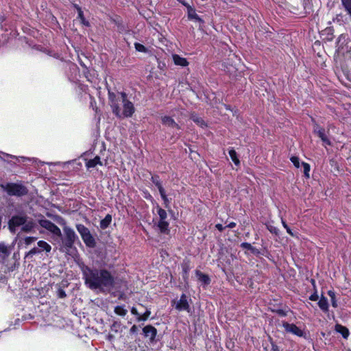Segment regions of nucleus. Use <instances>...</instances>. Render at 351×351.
Listing matches in <instances>:
<instances>
[{"instance_id": "1", "label": "nucleus", "mask_w": 351, "mask_h": 351, "mask_svg": "<svg viewBox=\"0 0 351 351\" xmlns=\"http://www.w3.org/2000/svg\"><path fill=\"white\" fill-rule=\"evenodd\" d=\"M85 285L93 291L109 293L115 285L112 274L105 268L90 267L84 264L80 265Z\"/></svg>"}, {"instance_id": "2", "label": "nucleus", "mask_w": 351, "mask_h": 351, "mask_svg": "<svg viewBox=\"0 0 351 351\" xmlns=\"http://www.w3.org/2000/svg\"><path fill=\"white\" fill-rule=\"evenodd\" d=\"M36 227V221L29 217L24 210H16L15 214L8 221V229L12 234L16 233L19 228L21 232L32 233L35 231Z\"/></svg>"}, {"instance_id": "3", "label": "nucleus", "mask_w": 351, "mask_h": 351, "mask_svg": "<svg viewBox=\"0 0 351 351\" xmlns=\"http://www.w3.org/2000/svg\"><path fill=\"white\" fill-rule=\"evenodd\" d=\"M64 234H62V246L61 250L69 254L71 250L74 247L75 242L78 240V237L75 231L69 226L63 228Z\"/></svg>"}, {"instance_id": "4", "label": "nucleus", "mask_w": 351, "mask_h": 351, "mask_svg": "<svg viewBox=\"0 0 351 351\" xmlns=\"http://www.w3.org/2000/svg\"><path fill=\"white\" fill-rule=\"evenodd\" d=\"M0 187L10 196L23 197L29 192L27 188L21 182L1 184Z\"/></svg>"}, {"instance_id": "5", "label": "nucleus", "mask_w": 351, "mask_h": 351, "mask_svg": "<svg viewBox=\"0 0 351 351\" xmlns=\"http://www.w3.org/2000/svg\"><path fill=\"white\" fill-rule=\"evenodd\" d=\"M76 229L80 233L82 239L83 240L86 247L90 248H94L96 247V240L88 228H86L83 224H77Z\"/></svg>"}, {"instance_id": "6", "label": "nucleus", "mask_w": 351, "mask_h": 351, "mask_svg": "<svg viewBox=\"0 0 351 351\" xmlns=\"http://www.w3.org/2000/svg\"><path fill=\"white\" fill-rule=\"evenodd\" d=\"M121 96L123 104V111L120 109L119 115H116L119 118L131 117L134 113L135 108L133 104L128 99L127 94L124 92L119 93Z\"/></svg>"}, {"instance_id": "7", "label": "nucleus", "mask_w": 351, "mask_h": 351, "mask_svg": "<svg viewBox=\"0 0 351 351\" xmlns=\"http://www.w3.org/2000/svg\"><path fill=\"white\" fill-rule=\"evenodd\" d=\"M173 304H175V308L179 311H186L190 312L191 308L187 300V296L182 293L179 300H173L172 301Z\"/></svg>"}, {"instance_id": "8", "label": "nucleus", "mask_w": 351, "mask_h": 351, "mask_svg": "<svg viewBox=\"0 0 351 351\" xmlns=\"http://www.w3.org/2000/svg\"><path fill=\"white\" fill-rule=\"evenodd\" d=\"M108 99L112 112L115 115H119V101H121V99L117 98L116 94L110 91H108Z\"/></svg>"}, {"instance_id": "9", "label": "nucleus", "mask_w": 351, "mask_h": 351, "mask_svg": "<svg viewBox=\"0 0 351 351\" xmlns=\"http://www.w3.org/2000/svg\"><path fill=\"white\" fill-rule=\"evenodd\" d=\"M282 326L288 333L295 335L300 337H304V331L294 324H289L287 322H283Z\"/></svg>"}, {"instance_id": "10", "label": "nucleus", "mask_w": 351, "mask_h": 351, "mask_svg": "<svg viewBox=\"0 0 351 351\" xmlns=\"http://www.w3.org/2000/svg\"><path fill=\"white\" fill-rule=\"evenodd\" d=\"M313 131L314 133L316 134L317 136L321 138L324 146L331 145V142L328 138L327 132H326L324 128L320 127L318 125H315Z\"/></svg>"}, {"instance_id": "11", "label": "nucleus", "mask_w": 351, "mask_h": 351, "mask_svg": "<svg viewBox=\"0 0 351 351\" xmlns=\"http://www.w3.org/2000/svg\"><path fill=\"white\" fill-rule=\"evenodd\" d=\"M161 122L163 125L172 129H180V126L175 121V120L169 116H162Z\"/></svg>"}, {"instance_id": "12", "label": "nucleus", "mask_w": 351, "mask_h": 351, "mask_svg": "<svg viewBox=\"0 0 351 351\" xmlns=\"http://www.w3.org/2000/svg\"><path fill=\"white\" fill-rule=\"evenodd\" d=\"M145 337H149L150 341L153 342L157 334V330L152 325H147L143 329Z\"/></svg>"}, {"instance_id": "13", "label": "nucleus", "mask_w": 351, "mask_h": 351, "mask_svg": "<svg viewBox=\"0 0 351 351\" xmlns=\"http://www.w3.org/2000/svg\"><path fill=\"white\" fill-rule=\"evenodd\" d=\"M37 240V237H26L23 239L19 240L18 242V247H27V246L30 245L32 243L36 241Z\"/></svg>"}, {"instance_id": "14", "label": "nucleus", "mask_w": 351, "mask_h": 351, "mask_svg": "<svg viewBox=\"0 0 351 351\" xmlns=\"http://www.w3.org/2000/svg\"><path fill=\"white\" fill-rule=\"evenodd\" d=\"M173 61L176 65L181 66H186L189 65V62L184 58L180 56L178 54H173L172 56Z\"/></svg>"}, {"instance_id": "15", "label": "nucleus", "mask_w": 351, "mask_h": 351, "mask_svg": "<svg viewBox=\"0 0 351 351\" xmlns=\"http://www.w3.org/2000/svg\"><path fill=\"white\" fill-rule=\"evenodd\" d=\"M187 9H188V17L189 19H195L199 22H203V21L199 18V16L196 14L195 10L191 8L189 4L182 3Z\"/></svg>"}, {"instance_id": "16", "label": "nucleus", "mask_w": 351, "mask_h": 351, "mask_svg": "<svg viewBox=\"0 0 351 351\" xmlns=\"http://www.w3.org/2000/svg\"><path fill=\"white\" fill-rule=\"evenodd\" d=\"M317 304L323 312L327 313L328 311L329 304L328 299L323 295L321 296Z\"/></svg>"}, {"instance_id": "17", "label": "nucleus", "mask_w": 351, "mask_h": 351, "mask_svg": "<svg viewBox=\"0 0 351 351\" xmlns=\"http://www.w3.org/2000/svg\"><path fill=\"white\" fill-rule=\"evenodd\" d=\"M335 330L341 334L342 337L344 339H347L350 335L349 330L346 327L341 324H337L335 325Z\"/></svg>"}, {"instance_id": "18", "label": "nucleus", "mask_w": 351, "mask_h": 351, "mask_svg": "<svg viewBox=\"0 0 351 351\" xmlns=\"http://www.w3.org/2000/svg\"><path fill=\"white\" fill-rule=\"evenodd\" d=\"M97 165H99L101 166L103 165L102 162L101 161L100 157L98 156H95L93 159H90V160H88L86 162V167L88 169L93 168Z\"/></svg>"}, {"instance_id": "19", "label": "nucleus", "mask_w": 351, "mask_h": 351, "mask_svg": "<svg viewBox=\"0 0 351 351\" xmlns=\"http://www.w3.org/2000/svg\"><path fill=\"white\" fill-rule=\"evenodd\" d=\"M169 223L166 220H159L157 224L161 233H168Z\"/></svg>"}, {"instance_id": "20", "label": "nucleus", "mask_w": 351, "mask_h": 351, "mask_svg": "<svg viewBox=\"0 0 351 351\" xmlns=\"http://www.w3.org/2000/svg\"><path fill=\"white\" fill-rule=\"evenodd\" d=\"M195 273H196V276H197L198 280L199 281H201L202 283H204L205 285L210 284V278L208 277V275L202 273L199 270H197Z\"/></svg>"}, {"instance_id": "21", "label": "nucleus", "mask_w": 351, "mask_h": 351, "mask_svg": "<svg viewBox=\"0 0 351 351\" xmlns=\"http://www.w3.org/2000/svg\"><path fill=\"white\" fill-rule=\"evenodd\" d=\"M112 221V215L108 214L106 217L100 221V228L103 230L106 229Z\"/></svg>"}, {"instance_id": "22", "label": "nucleus", "mask_w": 351, "mask_h": 351, "mask_svg": "<svg viewBox=\"0 0 351 351\" xmlns=\"http://www.w3.org/2000/svg\"><path fill=\"white\" fill-rule=\"evenodd\" d=\"M41 252V249H40L38 247H34L25 254V258L30 259L34 256V255L40 254Z\"/></svg>"}, {"instance_id": "23", "label": "nucleus", "mask_w": 351, "mask_h": 351, "mask_svg": "<svg viewBox=\"0 0 351 351\" xmlns=\"http://www.w3.org/2000/svg\"><path fill=\"white\" fill-rule=\"evenodd\" d=\"M39 224L41 227L49 231L55 223L48 219H40L39 220Z\"/></svg>"}, {"instance_id": "24", "label": "nucleus", "mask_w": 351, "mask_h": 351, "mask_svg": "<svg viewBox=\"0 0 351 351\" xmlns=\"http://www.w3.org/2000/svg\"><path fill=\"white\" fill-rule=\"evenodd\" d=\"M37 245H38V247L42 250V252L45 251L46 252L48 253V252H50V251L51 250V245L45 241H39L37 243Z\"/></svg>"}, {"instance_id": "25", "label": "nucleus", "mask_w": 351, "mask_h": 351, "mask_svg": "<svg viewBox=\"0 0 351 351\" xmlns=\"http://www.w3.org/2000/svg\"><path fill=\"white\" fill-rule=\"evenodd\" d=\"M151 180L152 182L155 184V186L158 188L159 193H161L165 191L164 188L162 187V183L159 179V176H152Z\"/></svg>"}, {"instance_id": "26", "label": "nucleus", "mask_w": 351, "mask_h": 351, "mask_svg": "<svg viewBox=\"0 0 351 351\" xmlns=\"http://www.w3.org/2000/svg\"><path fill=\"white\" fill-rule=\"evenodd\" d=\"M110 330L114 333H118L122 330V325L120 322L114 321L110 326Z\"/></svg>"}, {"instance_id": "27", "label": "nucleus", "mask_w": 351, "mask_h": 351, "mask_svg": "<svg viewBox=\"0 0 351 351\" xmlns=\"http://www.w3.org/2000/svg\"><path fill=\"white\" fill-rule=\"evenodd\" d=\"M229 155L235 165L238 166L240 165V160H239L237 152L234 149L232 148L229 150Z\"/></svg>"}, {"instance_id": "28", "label": "nucleus", "mask_w": 351, "mask_h": 351, "mask_svg": "<svg viewBox=\"0 0 351 351\" xmlns=\"http://www.w3.org/2000/svg\"><path fill=\"white\" fill-rule=\"evenodd\" d=\"M328 295L330 298L332 306L334 308H337L338 306V304H337V300L336 299L335 292L333 290H329L328 291Z\"/></svg>"}, {"instance_id": "29", "label": "nucleus", "mask_w": 351, "mask_h": 351, "mask_svg": "<svg viewBox=\"0 0 351 351\" xmlns=\"http://www.w3.org/2000/svg\"><path fill=\"white\" fill-rule=\"evenodd\" d=\"M341 2L345 10L351 16V0H341Z\"/></svg>"}, {"instance_id": "30", "label": "nucleus", "mask_w": 351, "mask_h": 351, "mask_svg": "<svg viewBox=\"0 0 351 351\" xmlns=\"http://www.w3.org/2000/svg\"><path fill=\"white\" fill-rule=\"evenodd\" d=\"M182 272H183V278L186 281L188 278V274L190 270V265L188 263H184L182 265Z\"/></svg>"}, {"instance_id": "31", "label": "nucleus", "mask_w": 351, "mask_h": 351, "mask_svg": "<svg viewBox=\"0 0 351 351\" xmlns=\"http://www.w3.org/2000/svg\"><path fill=\"white\" fill-rule=\"evenodd\" d=\"M114 313L120 316H125L128 311L123 306H117L114 310Z\"/></svg>"}, {"instance_id": "32", "label": "nucleus", "mask_w": 351, "mask_h": 351, "mask_svg": "<svg viewBox=\"0 0 351 351\" xmlns=\"http://www.w3.org/2000/svg\"><path fill=\"white\" fill-rule=\"evenodd\" d=\"M157 213L159 216V220H166L167 218V214L165 210L162 209L160 206H158Z\"/></svg>"}, {"instance_id": "33", "label": "nucleus", "mask_w": 351, "mask_h": 351, "mask_svg": "<svg viewBox=\"0 0 351 351\" xmlns=\"http://www.w3.org/2000/svg\"><path fill=\"white\" fill-rule=\"evenodd\" d=\"M160 195L161 196V198L162 199L163 202H164V206L165 208H169V204H170V199H169V198L167 197L166 193H165V191L160 193Z\"/></svg>"}, {"instance_id": "34", "label": "nucleus", "mask_w": 351, "mask_h": 351, "mask_svg": "<svg viewBox=\"0 0 351 351\" xmlns=\"http://www.w3.org/2000/svg\"><path fill=\"white\" fill-rule=\"evenodd\" d=\"M150 315H151L150 310L147 308L145 312L143 313V315L138 316V317H136V319L138 322L145 321L149 318Z\"/></svg>"}, {"instance_id": "35", "label": "nucleus", "mask_w": 351, "mask_h": 351, "mask_svg": "<svg viewBox=\"0 0 351 351\" xmlns=\"http://www.w3.org/2000/svg\"><path fill=\"white\" fill-rule=\"evenodd\" d=\"M0 253L7 256L10 253L8 246L4 243H0Z\"/></svg>"}, {"instance_id": "36", "label": "nucleus", "mask_w": 351, "mask_h": 351, "mask_svg": "<svg viewBox=\"0 0 351 351\" xmlns=\"http://www.w3.org/2000/svg\"><path fill=\"white\" fill-rule=\"evenodd\" d=\"M49 232H51L52 234H53L54 235L58 236L59 237H62L61 230L56 224H54L53 226V228H51V229L49 230Z\"/></svg>"}, {"instance_id": "37", "label": "nucleus", "mask_w": 351, "mask_h": 351, "mask_svg": "<svg viewBox=\"0 0 351 351\" xmlns=\"http://www.w3.org/2000/svg\"><path fill=\"white\" fill-rule=\"evenodd\" d=\"M267 230L272 234H274L276 235H278L279 230L275 227L274 226L268 223L266 225Z\"/></svg>"}, {"instance_id": "38", "label": "nucleus", "mask_w": 351, "mask_h": 351, "mask_svg": "<svg viewBox=\"0 0 351 351\" xmlns=\"http://www.w3.org/2000/svg\"><path fill=\"white\" fill-rule=\"evenodd\" d=\"M134 47H135L136 50L138 51H140V52H146L147 51L146 47L141 43H136L134 44Z\"/></svg>"}, {"instance_id": "39", "label": "nucleus", "mask_w": 351, "mask_h": 351, "mask_svg": "<svg viewBox=\"0 0 351 351\" xmlns=\"http://www.w3.org/2000/svg\"><path fill=\"white\" fill-rule=\"evenodd\" d=\"M281 221H282V224L283 227L286 229L287 232L289 234H290L291 236L294 237L295 236L294 233L292 232L291 228L288 226L286 221L283 219H281Z\"/></svg>"}, {"instance_id": "40", "label": "nucleus", "mask_w": 351, "mask_h": 351, "mask_svg": "<svg viewBox=\"0 0 351 351\" xmlns=\"http://www.w3.org/2000/svg\"><path fill=\"white\" fill-rule=\"evenodd\" d=\"M302 166L304 167V173L306 178H309V172H310V165L308 163L302 162Z\"/></svg>"}, {"instance_id": "41", "label": "nucleus", "mask_w": 351, "mask_h": 351, "mask_svg": "<svg viewBox=\"0 0 351 351\" xmlns=\"http://www.w3.org/2000/svg\"><path fill=\"white\" fill-rule=\"evenodd\" d=\"M291 161L293 162L295 167L298 168L300 167L299 158L297 156H292L291 158Z\"/></svg>"}, {"instance_id": "42", "label": "nucleus", "mask_w": 351, "mask_h": 351, "mask_svg": "<svg viewBox=\"0 0 351 351\" xmlns=\"http://www.w3.org/2000/svg\"><path fill=\"white\" fill-rule=\"evenodd\" d=\"M314 291H315L314 293L312 295H311L309 297V300L311 301H317L319 298L317 292V289H315Z\"/></svg>"}, {"instance_id": "43", "label": "nucleus", "mask_w": 351, "mask_h": 351, "mask_svg": "<svg viewBox=\"0 0 351 351\" xmlns=\"http://www.w3.org/2000/svg\"><path fill=\"white\" fill-rule=\"evenodd\" d=\"M58 295L60 298H64L66 296V292L62 289H59Z\"/></svg>"}, {"instance_id": "44", "label": "nucleus", "mask_w": 351, "mask_h": 351, "mask_svg": "<svg viewBox=\"0 0 351 351\" xmlns=\"http://www.w3.org/2000/svg\"><path fill=\"white\" fill-rule=\"evenodd\" d=\"M193 121H194L195 122L197 123H198L199 125H201L202 127H203V126H205V125H206L204 121L202 119H201V118H198V117H197V118H195V119H193Z\"/></svg>"}, {"instance_id": "45", "label": "nucleus", "mask_w": 351, "mask_h": 351, "mask_svg": "<svg viewBox=\"0 0 351 351\" xmlns=\"http://www.w3.org/2000/svg\"><path fill=\"white\" fill-rule=\"evenodd\" d=\"M241 247L243 249H246V250H250V249L252 247V245L250 243H249L244 242V243H242L241 244Z\"/></svg>"}, {"instance_id": "46", "label": "nucleus", "mask_w": 351, "mask_h": 351, "mask_svg": "<svg viewBox=\"0 0 351 351\" xmlns=\"http://www.w3.org/2000/svg\"><path fill=\"white\" fill-rule=\"evenodd\" d=\"M276 313L280 316L285 317L287 315V312L283 309H278L276 311Z\"/></svg>"}, {"instance_id": "47", "label": "nucleus", "mask_w": 351, "mask_h": 351, "mask_svg": "<svg viewBox=\"0 0 351 351\" xmlns=\"http://www.w3.org/2000/svg\"><path fill=\"white\" fill-rule=\"evenodd\" d=\"M250 251L253 254H254V255H257V256H258V255H259V254H260V251H259L257 248H256V247H253V246L251 247V249H250Z\"/></svg>"}, {"instance_id": "48", "label": "nucleus", "mask_w": 351, "mask_h": 351, "mask_svg": "<svg viewBox=\"0 0 351 351\" xmlns=\"http://www.w3.org/2000/svg\"><path fill=\"white\" fill-rule=\"evenodd\" d=\"M131 313L134 315H136V317H138V316H141V315L138 313L137 309L135 307H132L131 308Z\"/></svg>"}, {"instance_id": "49", "label": "nucleus", "mask_w": 351, "mask_h": 351, "mask_svg": "<svg viewBox=\"0 0 351 351\" xmlns=\"http://www.w3.org/2000/svg\"><path fill=\"white\" fill-rule=\"evenodd\" d=\"M138 331V327L136 325H133L131 328L130 329V332L131 334H134L137 332Z\"/></svg>"}, {"instance_id": "50", "label": "nucleus", "mask_w": 351, "mask_h": 351, "mask_svg": "<svg viewBox=\"0 0 351 351\" xmlns=\"http://www.w3.org/2000/svg\"><path fill=\"white\" fill-rule=\"evenodd\" d=\"M215 228L220 232H222L226 227L223 226L221 223H217L215 225Z\"/></svg>"}, {"instance_id": "51", "label": "nucleus", "mask_w": 351, "mask_h": 351, "mask_svg": "<svg viewBox=\"0 0 351 351\" xmlns=\"http://www.w3.org/2000/svg\"><path fill=\"white\" fill-rule=\"evenodd\" d=\"M77 10H78V15H79V17L81 19V20H84V15H83V12L81 10V8H77Z\"/></svg>"}, {"instance_id": "52", "label": "nucleus", "mask_w": 351, "mask_h": 351, "mask_svg": "<svg viewBox=\"0 0 351 351\" xmlns=\"http://www.w3.org/2000/svg\"><path fill=\"white\" fill-rule=\"evenodd\" d=\"M271 351H280L279 347L276 343H271Z\"/></svg>"}, {"instance_id": "53", "label": "nucleus", "mask_w": 351, "mask_h": 351, "mask_svg": "<svg viewBox=\"0 0 351 351\" xmlns=\"http://www.w3.org/2000/svg\"><path fill=\"white\" fill-rule=\"evenodd\" d=\"M3 154L5 155L7 157H9V158H15L17 160H19V158L15 156L10 155V154H5V153H3Z\"/></svg>"}, {"instance_id": "54", "label": "nucleus", "mask_w": 351, "mask_h": 351, "mask_svg": "<svg viewBox=\"0 0 351 351\" xmlns=\"http://www.w3.org/2000/svg\"><path fill=\"white\" fill-rule=\"evenodd\" d=\"M236 226V223L234 222H230L226 227L230 228H233Z\"/></svg>"}, {"instance_id": "55", "label": "nucleus", "mask_w": 351, "mask_h": 351, "mask_svg": "<svg viewBox=\"0 0 351 351\" xmlns=\"http://www.w3.org/2000/svg\"><path fill=\"white\" fill-rule=\"evenodd\" d=\"M311 283L312 284L314 290L316 289V285H315V280L314 279L311 280Z\"/></svg>"}, {"instance_id": "56", "label": "nucleus", "mask_w": 351, "mask_h": 351, "mask_svg": "<svg viewBox=\"0 0 351 351\" xmlns=\"http://www.w3.org/2000/svg\"><path fill=\"white\" fill-rule=\"evenodd\" d=\"M114 338V336L112 334H108V339L110 340V341H112L113 340Z\"/></svg>"}, {"instance_id": "57", "label": "nucleus", "mask_w": 351, "mask_h": 351, "mask_svg": "<svg viewBox=\"0 0 351 351\" xmlns=\"http://www.w3.org/2000/svg\"><path fill=\"white\" fill-rule=\"evenodd\" d=\"M82 22L85 25H86V26H88V22L86 21H85V19H84V21H83V20H82Z\"/></svg>"}, {"instance_id": "58", "label": "nucleus", "mask_w": 351, "mask_h": 351, "mask_svg": "<svg viewBox=\"0 0 351 351\" xmlns=\"http://www.w3.org/2000/svg\"><path fill=\"white\" fill-rule=\"evenodd\" d=\"M21 158L23 159V161L29 160L28 158H27L25 157H21Z\"/></svg>"}]
</instances>
